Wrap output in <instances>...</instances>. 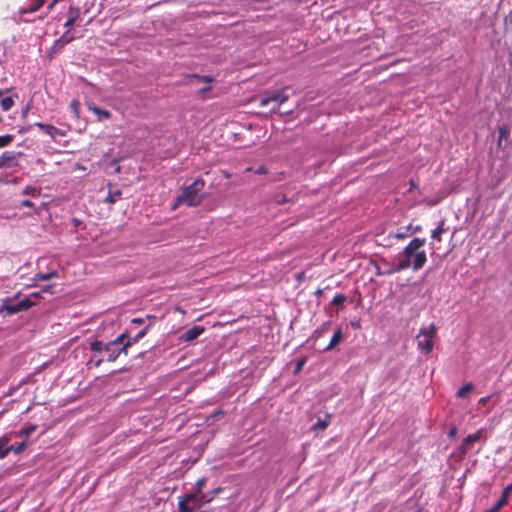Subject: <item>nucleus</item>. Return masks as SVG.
<instances>
[{"mask_svg":"<svg viewBox=\"0 0 512 512\" xmlns=\"http://www.w3.org/2000/svg\"><path fill=\"white\" fill-rule=\"evenodd\" d=\"M127 334L122 333L116 339L103 343L102 341L95 340L90 343L91 351L95 353L105 352L106 358H91L88 362V366L99 367L104 361L107 362H115L118 357L122 354L127 355L128 348L132 346V342L130 339L125 341Z\"/></svg>","mask_w":512,"mask_h":512,"instance_id":"1","label":"nucleus"},{"mask_svg":"<svg viewBox=\"0 0 512 512\" xmlns=\"http://www.w3.org/2000/svg\"><path fill=\"white\" fill-rule=\"evenodd\" d=\"M425 244V238H413L399 254V262L395 270L403 271L410 267L414 271L421 269L427 262L426 252L422 250Z\"/></svg>","mask_w":512,"mask_h":512,"instance_id":"2","label":"nucleus"},{"mask_svg":"<svg viewBox=\"0 0 512 512\" xmlns=\"http://www.w3.org/2000/svg\"><path fill=\"white\" fill-rule=\"evenodd\" d=\"M205 187V181L202 178H197L193 183L185 187L182 193L176 198L172 209H176L181 204H186L189 207L198 206L202 201L200 192Z\"/></svg>","mask_w":512,"mask_h":512,"instance_id":"3","label":"nucleus"},{"mask_svg":"<svg viewBox=\"0 0 512 512\" xmlns=\"http://www.w3.org/2000/svg\"><path fill=\"white\" fill-rule=\"evenodd\" d=\"M34 305L35 303L28 298L16 300L15 298L7 297L3 300L0 307V314L3 316H11L22 311H27Z\"/></svg>","mask_w":512,"mask_h":512,"instance_id":"4","label":"nucleus"},{"mask_svg":"<svg viewBox=\"0 0 512 512\" xmlns=\"http://www.w3.org/2000/svg\"><path fill=\"white\" fill-rule=\"evenodd\" d=\"M436 331L437 329L434 324L420 329L416 339L417 347L422 353L429 354L433 350Z\"/></svg>","mask_w":512,"mask_h":512,"instance_id":"5","label":"nucleus"},{"mask_svg":"<svg viewBox=\"0 0 512 512\" xmlns=\"http://www.w3.org/2000/svg\"><path fill=\"white\" fill-rule=\"evenodd\" d=\"M288 99L289 96L286 94V89L269 91L260 98V106H267L269 103L274 102L278 108Z\"/></svg>","mask_w":512,"mask_h":512,"instance_id":"6","label":"nucleus"},{"mask_svg":"<svg viewBox=\"0 0 512 512\" xmlns=\"http://www.w3.org/2000/svg\"><path fill=\"white\" fill-rule=\"evenodd\" d=\"M22 153H16L14 151H5L0 156V169L12 168L18 165L17 156H21Z\"/></svg>","mask_w":512,"mask_h":512,"instance_id":"7","label":"nucleus"},{"mask_svg":"<svg viewBox=\"0 0 512 512\" xmlns=\"http://www.w3.org/2000/svg\"><path fill=\"white\" fill-rule=\"evenodd\" d=\"M223 489L218 487L206 493H202L198 495V503L195 504L196 511L200 509L203 505L210 503L213 499L222 491Z\"/></svg>","mask_w":512,"mask_h":512,"instance_id":"8","label":"nucleus"},{"mask_svg":"<svg viewBox=\"0 0 512 512\" xmlns=\"http://www.w3.org/2000/svg\"><path fill=\"white\" fill-rule=\"evenodd\" d=\"M86 105L88 110L97 116L98 121L108 120L112 116L110 111L98 107L92 101H88Z\"/></svg>","mask_w":512,"mask_h":512,"instance_id":"9","label":"nucleus"},{"mask_svg":"<svg viewBox=\"0 0 512 512\" xmlns=\"http://www.w3.org/2000/svg\"><path fill=\"white\" fill-rule=\"evenodd\" d=\"M205 331V328L200 325H195L192 328L188 329L186 332H184L181 336V340L185 342H192L193 340L197 339L201 334H203Z\"/></svg>","mask_w":512,"mask_h":512,"instance_id":"10","label":"nucleus"},{"mask_svg":"<svg viewBox=\"0 0 512 512\" xmlns=\"http://www.w3.org/2000/svg\"><path fill=\"white\" fill-rule=\"evenodd\" d=\"M36 127L40 128L41 130H43L45 133H47L52 139H55L56 136H65V132L56 128L55 126L53 125H50V124H44V123H40V122H36L34 124Z\"/></svg>","mask_w":512,"mask_h":512,"instance_id":"11","label":"nucleus"},{"mask_svg":"<svg viewBox=\"0 0 512 512\" xmlns=\"http://www.w3.org/2000/svg\"><path fill=\"white\" fill-rule=\"evenodd\" d=\"M342 338H343L342 329L340 327H338L335 330V332H334V334H333V336H332L328 346L324 350L325 351L332 350L336 345H338L340 343Z\"/></svg>","mask_w":512,"mask_h":512,"instance_id":"12","label":"nucleus"},{"mask_svg":"<svg viewBox=\"0 0 512 512\" xmlns=\"http://www.w3.org/2000/svg\"><path fill=\"white\" fill-rule=\"evenodd\" d=\"M46 0H34L31 5L23 7L19 10L20 14L33 13L43 6Z\"/></svg>","mask_w":512,"mask_h":512,"instance_id":"13","label":"nucleus"},{"mask_svg":"<svg viewBox=\"0 0 512 512\" xmlns=\"http://www.w3.org/2000/svg\"><path fill=\"white\" fill-rule=\"evenodd\" d=\"M446 230H447V228L445 227V219H442V220L439 222V224H438L437 228H436V229H434V230L432 231V233H431V237H432V239L437 240V241H439V242H440V241L442 240V239H441V235H442L444 232H446Z\"/></svg>","mask_w":512,"mask_h":512,"instance_id":"14","label":"nucleus"},{"mask_svg":"<svg viewBox=\"0 0 512 512\" xmlns=\"http://www.w3.org/2000/svg\"><path fill=\"white\" fill-rule=\"evenodd\" d=\"M68 14L69 16L64 24V27L66 28V30H71L78 17V11L75 10L73 7H70Z\"/></svg>","mask_w":512,"mask_h":512,"instance_id":"15","label":"nucleus"},{"mask_svg":"<svg viewBox=\"0 0 512 512\" xmlns=\"http://www.w3.org/2000/svg\"><path fill=\"white\" fill-rule=\"evenodd\" d=\"M15 98H18V96L17 95H15L14 97L7 96L0 100V106L4 112L9 111L14 106Z\"/></svg>","mask_w":512,"mask_h":512,"instance_id":"16","label":"nucleus"},{"mask_svg":"<svg viewBox=\"0 0 512 512\" xmlns=\"http://www.w3.org/2000/svg\"><path fill=\"white\" fill-rule=\"evenodd\" d=\"M121 195H122V192L119 189L109 190V192L105 198V202H107L109 204H114L120 199Z\"/></svg>","mask_w":512,"mask_h":512,"instance_id":"17","label":"nucleus"},{"mask_svg":"<svg viewBox=\"0 0 512 512\" xmlns=\"http://www.w3.org/2000/svg\"><path fill=\"white\" fill-rule=\"evenodd\" d=\"M64 47L65 45L59 39L55 40L48 51V56L53 57L54 55L60 53Z\"/></svg>","mask_w":512,"mask_h":512,"instance_id":"18","label":"nucleus"},{"mask_svg":"<svg viewBox=\"0 0 512 512\" xmlns=\"http://www.w3.org/2000/svg\"><path fill=\"white\" fill-rule=\"evenodd\" d=\"M330 327H331V322L330 321H327V322L323 323L320 327H318L314 331L313 337L315 339H318V338L322 337L325 333H327L330 330Z\"/></svg>","mask_w":512,"mask_h":512,"instance_id":"19","label":"nucleus"},{"mask_svg":"<svg viewBox=\"0 0 512 512\" xmlns=\"http://www.w3.org/2000/svg\"><path fill=\"white\" fill-rule=\"evenodd\" d=\"M8 443L9 438L7 436L0 438V459H3L8 455Z\"/></svg>","mask_w":512,"mask_h":512,"instance_id":"20","label":"nucleus"},{"mask_svg":"<svg viewBox=\"0 0 512 512\" xmlns=\"http://www.w3.org/2000/svg\"><path fill=\"white\" fill-rule=\"evenodd\" d=\"M69 109H70V110H71V112L73 113L74 118H75V119H79V117H80V102H79V100H77V99H73V100L69 103Z\"/></svg>","mask_w":512,"mask_h":512,"instance_id":"21","label":"nucleus"},{"mask_svg":"<svg viewBox=\"0 0 512 512\" xmlns=\"http://www.w3.org/2000/svg\"><path fill=\"white\" fill-rule=\"evenodd\" d=\"M474 389V385L472 383H467L463 385L456 393L458 398H464L469 392Z\"/></svg>","mask_w":512,"mask_h":512,"instance_id":"22","label":"nucleus"},{"mask_svg":"<svg viewBox=\"0 0 512 512\" xmlns=\"http://www.w3.org/2000/svg\"><path fill=\"white\" fill-rule=\"evenodd\" d=\"M27 446L26 441H23L21 443H15L10 446H8V454L10 452H14L16 454L21 453Z\"/></svg>","mask_w":512,"mask_h":512,"instance_id":"23","label":"nucleus"},{"mask_svg":"<svg viewBox=\"0 0 512 512\" xmlns=\"http://www.w3.org/2000/svg\"><path fill=\"white\" fill-rule=\"evenodd\" d=\"M191 79H195L198 82H205V83H212L214 82V78L209 75H198V74H191L188 76Z\"/></svg>","mask_w":512,"mask_h":512,"instance_id":"24","label":"nucleus"},{"mask_svg":"<svg viewBox=\"0 0 512 512\" xmlns=\"http://www.w3.org/2000/svg\"><path fill=\"white\" fill-rule=\"evenodd\" d=\"M507 503L508 502L500 496L499 500L490 509L484 512H499Z\"/></svg>","mask_w":512,"mask_h":512,"instance_id":"25","label":"nucleus"},{"mask_svg":"<svg viewBox=\"0 0 512 512\" xmlns=\"http://www.w3.org/2000/svg\"><path fill=\"white\" fill-rule=\"evenodd\" d=\"M481 436H482V430H478V431H476V432H475V433H473V434H469V435L464 439V441L470 445V444H472V443H474V442L478 441V440L481 438Z\"/></svg>","mask_w":512,"mask_h":512,"instance_id":"26","label":"nucleus"},{"mask_svg":"<svg viewBox=\"0 0 512 512\" xmlns=\"http://www.w3.org/2000/svg\"><path fill=\"white\" fill-rule=\"evenodd\" d=\"M374 266H375V274H376L377 276L390 275V274H392V273L399 272L398 270H395V266L391 267V268H390L389 270H387V271H382L378 264H374Z\"/></svg>","mask_w":512,"mask_h":512,"instance_id":"27","label":"nucleus"},{"mask_svg":"<svg viewBox=\"0 0 512 512\" xmlns=\"http://www.w3.org/2000/svg\"><path fill=\"white\" fill-rule=\"evenodd\" d=\"M36 428V425H27L20 430L19 434L28 437L36 430Z\"/></svg>","mask_w":512,"mask_h":512,"instance_id":"28","label":"nucleus"},{"mask_svg":"<svg viewBox=\"0 0 512 512\" xmlns=\"http://www.w3.org/2000/svg\"><path fill=\"white\" fill-rule=\"evenodd\" d=\"M75 39L74 35L70 34V30H66V32L59 38V40L66 46L71 43Z\"/></svg>","mask_w":512,"mask_h":512,"instance_id":"29","label":"nucleus"},{"mask_svg":"<svg viewBox=\"0 0 512 512\" xmlns=\"http://www.w3.org/2000/svg\"><path fill=\"white\" fill-rule=\"evenodd\" d=\"M14 136L11 134L0 136V148L6 147L13 141Z\"/></svg>","mask_w":512,"mask_h":512,"instance_id":"30","label":"nucleus"},{"mask_svg":"<svg viewBox=\"0 0 512 512\" xmlns=\"http://www.w3.org/2000/svg\"><path fill=\"white\" fill-rule=\"evenodd\" d=\"M146 330H147V328L142 329V330H141V331H139V332H138V333H137L133 338H131V337H127V336H126L125 341H127L128 339H130V340H131V342H132V345H133V344H135V343H137L141 338H143V337L145 336V334H146Z\"/></svg>","mask_w":512,"mask_h":512,"instance_id":"31","label":"nucleus"},{"mask_svg":"<svg viewBox=\"0 0 512 512\" xmlns=\"http://www.w3.org/2000/svg\"><path fill=\"white\" fill-rule=\"evenodd\" d=\"M206 478L205 477H202L200 479L197 480V482L195 483V488H194V491H196L197 493L201 494L203 488L206 486Z\"/></svg>","mask_w":512,"mask_h":512,"instance_id":"32","label":"nucleus"},{"mask_svg":"<svg viewBox=\"0 0 512 512\" xmlns=\"http://www.w3.org/2000/svg\"><path fill=\"white\" fill-rule=\"evenodd\" d=\"M498 145H501V141L509 136V130L506 127H499L498 129Z\"/></svg>","mask_w":512,"mask_h":512,"instance_id":"33","label":"nucleus"},{"mask_svg":"<svg viewBox=\"0 0 512 512\" xmlns=\"http://www.w3.org/2000/svg\"><path fill=\"white\" fill-rule=\"evenodd\" d=\"M346 296L343 294H337L334 296L333 300L331 301L332 305L339 306L342 305L346 301Z\"/></svg>","mask_w":512,"mask_h":512,"instance_id":"34","label":"nucleus"},{"mask_svg":"<svg viewBox=\"0 0 512 512\" xmlns=\"http://www.w3.org/2000/svg\"><path fill=\"white\" fill-rule=\"evenodd\" d=\"M23 194L31 195L33 197H38L40 193H39V191L35 187L27 186V187L24 188Z\"/></svg>","mask_w":512,"mask_h":512,"instance_id":"35","label":"nucleus"},{"mask_svg":"<svg viewBox=\"0 0 512 512\" xmlns=\"http://www.w3.org/2000/svg\"><path fill=\"white\" fill-rule=\"evenodd\" d=\"M56 275H57L56 272L39 273V274H37V279L46 281V280H50V279L56 277Z\"/></svg>","mask_w":512,"mask_h":512,"instance_id":"36","label":"nucleus"},{"mask_svg":"<svg viewBox=\"0 0 512 512\" xmlns=\"http://www.w3.org/2000/svg\"><path fill=\"white\" fill-rule=\"evenodd\" d=\"M329 422L327 420L318 419V421L313 425V429H321L324 430L328 427Z\"/></svg>","mask_w":512,"mask_h":512,"instance_id":"37","label":"nucleus"},{"mask_svg":"<svg viewBox=\"0 0 512 512\" xmlns=\"http://www.w3.org/2000/svg\"><path fill=\"white\" fill-rule=\"evenodd\" d=\"M512 492V483L509 484L508 486H506L503 491H502V494H501V497L503 499H505L507 502H508V499H509V495L510 493Z\"/></svg>","mask_w":512,"mask_h":512,"instance_id":"38","label":"nucleus"},{"mask_svg":"<svg viewBox=\"0 0 512 512\" xmlns=\"http://www.w3.org/2000/svg\"><path fill=\"white\" fill-rule=\"evenodd\" d=\"M459 451L463 455L467 454L469 451V444L463 441V443L459 447Z\"/></svg>","mask_w":512,"mask_h":512,"instance_id":"39","label":"nucleus"},{"mask_svg":"<svg viewBox=\"0 0 512 512\" xmlns=\"http://www.w3.org/2000/svg\"><path fill=\"white\" fill-rule=\"evenodd\" d=\"M209 91H211V86H206V87L201 88L198 93L201 96V98L204 99L206 93H208Z\"/></svg>","mask_w":512,"mask_h":512,"instance_id":"40","label":"nucleus"},{"mask_svg":"<svg viewBox=\"0 0 512 512\" xmlns=\"http://www.w3.org/2000/svg\"><path fill=\"white\" fill-rule=\"evenodd\" d=\"M407 231H410V233H411V234H413V233H417V232L421 231V226H420V225H417V226H415V227H412V225H409V226L407 227Z\"/></svg>","mask_w":512,"mask_h":512,"instance_id":"41","label":"nucleus"},{"mask_svg":"<svg viewBox=\"0 0 512 512\" xmlns=\"http://www.w3.org/2000/svg\"><path fill=\"white\" fill-rule=\"evenodd\" d=\"M274 200H275V202H276L277 204H284V203H286V202H287V199H286V197H285V196H275V199H274Z\"/></svg>","mask_w":512,"mask_h":512,"instance_id":"42","label":"nucleus"},{"mask_svg":"<svg viewBox=\"0 0 512 512\" xmlns=\"http://www.w3.org/2000/svg\"><path fill=\"white\" fill-rule=\"evenodd\" d=\"M457 434V428L456 426H452L450 430L448 431V437L454 438Z\"/></svg>","mask_w":512,"mask_h":512,"instance_id":"43","label":"nucleus"},{"mask_svg":"<svg viewBox=\"0 0 512 512\" xmlns=\"http://www.w3.org/2000/svg\"><path fill=\"white\" fill-rule=\"evenodd\" d=\"M21 205H22L23 207H29V208L34 207V203H33V202H31L30 200H23V201L21 202Z\"/></svg>","mask_w":512,"mask_h":512,"instance_id":"44","label":"nucleus"},{"mask_svg":"<svg viewBox=\"0 0 512 512\" xmlns=\"http://www.w3.org/2000/svg\"><path fill=\"white\" fill-rule=\"evenodd\" d=\"M304 364H305V360L304 359H302V360L297 362V364H296V373L301 371V369H302Z\"/></svg>","mask_w":512,"mask_h":512,"instance_id":"45","label":"nucleus"},{"mask_svg":"<svg viewBox=\"0 0 512 512\" xmlns=\"http://www.w3.org/2000/svg\"><path fill=\"white\" fill-rule=\"evenodd\" d=\"M255 173L256 174H266L267 173V169L265 166H260L259 168H257L255 170Z\"/></svg>","mask_w":512,"mask_h":512,"instance_id":"46","label":"nucleus"},{"mask_svg":"<svg viewBox=\"0 0 512 512\" xmlns=\"http://www.w3.org/2000/svg\"><path fill=\"white\" fill-rule=\"evenodd\" d=\"M408 233L407 232H397L395 234V237L398 238V239H404L405 237H407Z\"/></svg>","mask_w":512,"mask_h":512,"instance_id":"47","label":"nucleus"},{"mask_svg":"<svg viewBox=\"0 0 512 512\" xmlns=\"http://www.w3.org/2000/svg\"><path fill=\"white\" fill-rule=\"evenodd\" d=\"M305 279V272H300L296 275V280L301 282Z\"/></svg>","mask_w":512,"mask_h":512,"instance_id":"48","label":"nucleus"},{"mask_svg":"<svg viewBox=\"0 0 512 512\" xmlns=\"http://www.w3.org/2000/svg\"><path fill=\"white\" fill-rule=\"evenodd\" d=\"M505 21L508 22L510 25H512V10L506 16Z\"/></svg>","mask_w":512,"mask_h":512,"instance_id":"49","label":"nucleus"},{"mask_svg":"<svg viewBox=\"0 0 512 512\" xmlns=\"http://www.w3.org/2000/svg\"><path fill=\"white\" fill-rule=\"evenodd\" d=\"M30 109V105H27L23 110H22V117L25 118L28 114V111Z\"/></svg>","mask_w":512,"mask_h":512,"instance_id":"50","label":"nucleus"},{"mask_svg":"<svg viewBox=\"0 0 512 512\" xmlns=\"http://www.w3.org/2000/svg\"><path fill=\"white\" fill-rule=\"evenodd\" d=\"M489 398H490V397H482V398L479 400V404H481V405H485V404L489 401Z\"/></svg>","mask_w":512,"mask_h":512,"instance_id":"51","label":"nucleus"},{"mask_svg":"<svg viewBox=\"0 0 512 512\" xmlns=\"http://www.w3.org/2000/svg\"><path fill=\"white\" fill-rule=\"evenodd\" d=\"M31 126H28V127H22L20 130H19V133L20 134H24L26 132H28L30 130Z\"/></svg>","mask_w":512,"mask_h":512,"instance_id":"52","label":"nucleus"},{"mask_svg":"<svg viewBox=\"0 0 512 512\" xmlns=\"http://www.w3.org/2000/svg\"><path fill=\"white\" fill-rule=\"evenodd\" d=\"M315 296L317 297H321L323 295V289L321 288H318L316 291H315Z\"/></svg>","mask_w":512,"mask_h":512,"instance_id":"53","label":"nucleus"},{"mask_svg":"<svg viewBox=\"0 0 512 512\" xmlns=\"http://www.w3.org/2000/svg\"><path fill=\"white\" fill-rule=\"evenodd\" d=\"M51 288H52V286L48 285V286H46V287L43 289V291H45V292H49Z\"/></svg>","mask_w":512,"mask_h":512,"instance_id":"54","label":"nucleus"},{"mask_svg":"<svg viewBox=\"0 0 512 512\" xmlns=\"http://www.w3.org/2000/svg\"><path fill=\"white\" fill-rule=\"evenodd\" d=\"M224 176H225L226 178L230 177L229 173H224Z\"/></svg>","mask_w":512,"mask_h":512,"instance_id":"55","label":"nucleus"},{"mask_svg":"<svg viewBox=\"0 0 512 512\" xmlns=\"http://www.w3.org/2000/svg\"><path fill=\"white\" fill-rule=\"evenodd\" d=\"M2 93H3V91H2V90H0V96L2 95Z\"/></svg>","mask_w":512,"mask_h":512,"instance_id":"56","label":"nucleus"}]
</instances>
